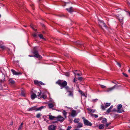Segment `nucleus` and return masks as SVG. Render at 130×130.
<instances>
[{
    "instance_id": "48",
    "label": "nucleus",
    "mask_w": 130,
    "mask_h": 130,
    "mask_svg": "<svg viewBox=\"0 0 130 130\" xmlns=\"http://www.w3.org/2000/svg\"><path fill=\"white\" fill-rule=\"evenodd\" d=\"M117 110H116L115 109H113L112 110V112L113 111H117Z\"/></svg>"
},
{
    "instance_id": "27",
    "label": "nucleus",
    "mask_w": 130,
    "mask_h": 130,
    "mask_svg": "<svg viewBox=\"0 0 130 130\" xmlns=\"http://www.w3.org/2000/svg\"><path fill=\"white\" fill-rule=\"evenodd\" d=\"M110 103H106V105L105 106V107L107 108V107L110 106Z\"/></svg>"
},
{
    "instance_id": "19",
    "label": "nucleus",
    "mask_w": 130,
    "mask_h": 130,
    "mask_svg": "<svg viewBox=\"0 0 130 130\" xmlns=\"http://www.w3.org/2000/svg\"><path fill=\"white\" fill-rule=\"evenodd\" d=\"M80 121V119L78 118H75L74 120V122L75 123H77L78 122Z\"/></svg>"
},
{
    "instance_id": "20",
    "label": "nucleus",
    "mask_w": 130,
    "mask_h": 130,
    "mask_svg": "<svg viewBox=\"0 0 130 130\" xmlns=\"http://www.w3.org/2000/svg\"><path fill=\"white\" fill-rule=\"evenodd\" d=\"M48 116H49V119L50 120H52L53 119L55 118H56V117L52 116L51 115H49Z\"/></svg>"
},
{
    "instance_id": "15",
    "label": "nucleus",
    "mask_w": 130,
    "mask_h": 130,
    "mask_svg": "<svg viewBox=\"0 0 130 130\" xmlns=\"http://www.w3.org/2000/svg\"><path fill=\"white\" fill-rule=\"evenodd\" d=\"M107 121V119L105 118H104L102 121V123H103L106 124Z\"/></svg>"
},
{
    "instance_id": "58",
    "label": "nucleus",
    "mask_w": 130,
    "mask_h": 130,
    "mask_svg": "<svg viewBox=\"0 0 130 130\" xmlns=\"http://www.w3.org/2000/svg\"><path fill=\"white\" fill-rule=\"evenodd\" d=\"M112 83H114L115 84H116V83L114 82L113 81H112Z\"/></svg>"
},
{
    "instance_id": "9",
    "label": "nucleus",
    "mask_w": 130,
    "mask_h": 130,
    "mask_svg": "<svg viewBox=\"0 0 130 130\" xmlns=\"http://www.w3.org/2000/svg\"><path fill=\"white\" fill-rule=\"evenodd\" d=\"M56 128V127L53 125H51L48 127L49 130H55Z\"/></svg>"
},
{
    "instance_id": "61",
    "label": "nucleus",
    "mask_w": 130,
    "mask_h": 130,
    "mask_svg": "<svg viewBox=\"0 0 130 130\" xmlns=\"http://www.w3.org/2000/svg\"><path fill=\"white\" fill-rule=\"evenodd\" d=\"M2 84L1 83V82H0V85H1Z\"/></svg>"
},
{
    "instance_id": "21",
    "label": "nucleus",
    "mask_w": 130,
    "mask_h": 130,
    "mask_svg": "<svg viewBox=\"0 0 130 130\" xmlns=\"http://www.w3.org/2000/svg\"><path fill=\"white\" fill-rule=\"evenodd\" d=\"M83 126V124L81 123H79L78 124V125L77 127V128H80Z\"/></svg>"
},
{
    "instance_id": "32",
    "label": "nucleus",
    "mask_w": 130,
    "mask_h": 130,
    "mask_svg": "<svg viewBox=\"0 0 130 130\" xmlns=\"http://www.w3.org/2000/svg\"><path fill=\"white\" fill-rule=\"evenodd\" d=\"M41 92L40 91L39 92H38L37 93V96H39L41 94Z\"/></svg>"
},
{
    "instance_id": "63",
    "label": "nucleus",
    "mask_w": 130,
    "mask_h": 130,
    "mask_svg": "<svg viewBox=\"0 0 130 130\" xmlns=\"http://www.w3.org/2000/svg\"><path fill=\"white\" fill-rule=\"evenodd\" d=\"M59 130H63L62 129H60Z\"/></svg>"
},
{
    "instance_id": "53",
    "label": "nucleus",
    "mask_w": 130,
    "mask_h": 130,
    "mask_svg": "<svg viewBox=\"0 0 130 130\" xmlns=\"http://www.w3.org/2000/svg\"><path fill=\"white\" fill-rule=\"evenodd\" d=\"M31 28H32V29L34 30H36V29H35L33 27H31Z\"/></svg>"
},
{
    "instance_id": "41",
    "label": "nucleus",
    "mask_w": 130,
    "mask_h": 130,
    "mask_svg": "<svg viewBox=\"0 0 130 130\" xmlns=\"http://www.w3.org/2000/svg\"><path fill=\"white\" fill-rule=\"evenodd\" d=\"M123 74L126 77H128V75L126 74V73H123Z\"/></svg>"
},
{
    "instance_id": "28",
    "label": "nucleus",
    "mask_w": 130,
    "mask_h": 130,
    "mask_svg": "<svg viewBox=\"0 0 130 130\" xmlns=\"http://www.w3.org/2000/svg\"><path fill=\"white\" fill-rule=\"evenodd\" d=\"M23 124V123H22L21 124V125L19 127V130H20L22 129Z\"/></svg>"
},
{
    "instance_id": "37",
    "label": "nucleus",
    "mask_w": 130,
    "mask_h": 130,
    "mask_svg": "<svg viewBox=\"0 0 130 130\" xmlns=\"http://www.w3.org/2000/svg\"><path fill=\"white\" fill-rule=\"evenodd\" d=\"M110 124V123H107V122L105 124L106 126L107 127Z\"/></svg>"
},
{
    "instance_id": "17",
    "label": "nucleus",
    "mask_w": 130,
    "mask_h": 130,
    "mask_svg": "<svg viewBox=\"0 0 130 130\" xmlns=\"http://www.w3.org/2000/svg\"><path fill=\"white\" fill-rule=\"evenodd\" d=\"M45 107L43 106H41L38 108H36V111H38V110H41L42 109H43L44 107Z\"/></svg>"
},
{
    "instance_id": "39",
    "label": "nucleus",
    "mask_w": 130,
    "mask_h": 130,
    "mask_svg": "<svg viewBox=\"0 0 130 130\" xmlns=\"http://www.w3.org/2000/svg\"><path fill=\"white\" fill-rule=\"evenodd\" d=\"M80 93L82 94V95H85V94L84 93H83V92L82 91H80Z\"/></svg>"
},
{
    "instance_id": "52",
    "label": "nucleus",
    "mask_w": 130,
    "mask_h": 130,
    "mask_svg": "<svg viewBox=\"0 0 130 130\" xmlns=\"http://www.w3.org/2000/svg\"><path fill=\"white\" fill-rule=\"evenodd\" d=\"M88 110L89 111H91V108H88Z\"/></svg>"
},
{
    "instance_id": "55",
    "label": "nucleus",
    "mask_w": 130,
    "mask_h": 130,
    "mask_svg": "<svg viewBox=\"0 0 130 130\" xmlns=\"http://www.w3.org/2000/svg\"><path fill=\"white\" fill-rule=\"evenodd\" d=\"M29 56L30 57H33V56L31 55H29Z\"/></svg>"
},
{
    "instance_id": "6",
    "label": "nucleus",
    "mask_w": 130,
    "mask_h": 130,
    "mask_svg": "<svg viewBox=\"0 0 130 130\" xmlns=\"http://www.w3.org/2000/svg\"><path fill=\"white\" fill-rule=\"evenodd\" d=\"M56 119L58 121L62 122L64 120V118L60 115H59L56 117Z\"/></svg>"
},
{
    "instance_id": "4",
    "label": "nucleus",
    "mask_w": 130,
    "mask_h": 130,
    "mask_svg": "<svg viewBox=\"0 0 130 130\" xmlns=\"http://www.w3.org/2000/svg\"><path fill=\"white\" fill-rule=\"evenodd\" d=\"M66 90L67 92H68L69 93L68 94L69 96H73V88L70 89L69 87L68 89Z\"/></svg>"
},
{
    "instance_id": "42",
    "label": "nucleus",
    "mask_w": 130,
    "mask_h": 130,
    "mask_svg": "<svg viewBox=\"0 0 130 130\" xmlns=\"http://www.w3.org/2000/svg\"><path fill=\"white\" fill-rule=\"evenodd\" d=\"M71 126H69L68 127L67 129L66 130H70V129L71 128Z\"/></svg>"
},
{
    "instance_id": "56",
    "label": "nucleus",
    "mask_w": 130,
    "mask_h": 130,
    "mask_svg": "<svg viewBox=\"0 0 130 130\" xmlns=\"http://www.w3.org/2000/svg\"><path fill=\"white\" fill-rule=\"evenodd\" d=\"M74 130H81V129H74Z\"/></svg>"
},
{
    "instance_id": "31",
    "label": "nucleus",
    "mask_w": 130,
    "mask_h": 130,
    "mask_svg": "<svg viewBox=\"0 0 130 130\" xmlns=\"http://www.w3.org/2000/svg\"><path fill=\"white\" fill-rule=\"evenodd\" d=\"M39 82L36 80H35L34 81V84L36 85L39 84Z\"/></svg>"
},
{
    "instance_id": "14",
    "label": "nucleus",
    "mask_w": 130,
    "mask_h": 130,
    "mask_svg": "<svg viewBox=\"0 0 130 130\" xmlns=\"http://www.w3.org/2000/svg\"><path fill=\"white\" fill-rule=\"evenodd\" d=\"M37 95L34 93L32 94L31 96V98L32 99H34L37 96Z\"/></svg>"
},
{
    "instance_id": "23",
    "label": "nucleus",
    "mask_w": 130,
    "mask_h": 130,
    "mask_svg": "<svg viewBox=\"0 0 130 130\" xmlns=\"http://www.w3.org/2000/svg\"><path fill=\"white\" fill-rule=\"evenodd\" d=\"M104 125L103 124L100 125L99 126V128L100 129H103L104 128Z\"/></svg>"
},
{
    "instance_id": "18",
    "label": "nucleus",
    "mask_w": 130,
    "mask_h": 130,
    "mask_svg": "<svg viewBox=\"0 0 130 130\" xmlns=\"http://www.w3.org/2000/svg\"><path fill=\"white\" fill-rule=\"evenodd\" d=\"M54 105L53 103H50L48 104V106L50 108H52L54 106Z\"/></svg>"
},
{
    "instance_id": "1",
    "label": "nucleus",
    "mask_w": 130,
    "mask_h": 130,
    "mask_svg": "<svg viewBox=\"0 0 130 130\" xmlns=\"http://www.w3.org/2000/svg\"><path fill=\"white\" fill-rule=\"evenodd\" d=\"M56 83L58 85L61 87V89L64 88L66 90L68 89L69 87L68 86H67V83L65 81L59 80L56 82Z\"/></svg>"
},
{
    "instance_id": "34",
    "label": "nucleus",
    "mask_w": 130,
    "mask_h": 130,
    "mask_svg": "<svg viewBox=\"0 0 130 130\" xmlns=\"http://www.w3.org/2000/svg\"><path fill=\"white\" fill-rule=\"evenodd\" d=\"M0 48L2 49V50H4L5 48V47L4 46H0Z\"/></svg>"
},
{
    "instance_id": "11",
    "label": "nucleus",
    "mask_w": 130,
    "mask_h": 130,
    "mask_svg": "<svg viewBox=\"0 0 130 130\" xmlns=\"http://www.w3.org/2000/svg\"><path fill=\"white\" fill-rule=\"evenodd\" d=\"M66 10L67 11L70 13H71L74 11L72 7H71L69 8H67Z\"/></svg>"
},
{
    "instance_id": "33",
    "label": "nucleus",
    "mask_w": 130,
    "mask_h": 130,
    "mask_svg": "<svg viewBox=\"0 0 130 130\" xmlns=\"http://www.w3.org/2000/svg\"><path fill=\"white\" fill-rule=\"evenodd\" d=\"M83 78L82 77H79L78 78V79L79 80L82 81V80Z\"/></svg>"
},
{
    "instance_id": "45",
    "label": "nucleus",
    "mask_w": 130,
    "mask_h": 130,
    "mask_svg": "<svg viewBox=\"0 0 130 130\" xmlns=\"http://www.w3.org/2000/svg\"><path fill=\"white\" fill-rule=\"evenodd\" d=\"M101 23L105 27H106V25L104 23L102 22V23Z\"/></svg>"
},
{
    "instance_id": "29",
    "label": "nucleus",
    "mask_w": 130,
    "mask_h": 130,
    "mask_svg": "<svg viewBox=\"0 0 130 130\" xmlns=\"http://www.w3.org/2000/svg\"><path fill=\"white\" fill-rule=\"evenodd\" d=\"M112 110H111V109H110L109 108L108 109L107 111V112L108 113H109L110 112H112Z\"/></svg>"
},
{
    "instance_id": "2",
    "label": "nucleus",
    "mask_w": 130,
    "mask_h": 130,
    "mask_svg": "<svg viewBox=\"0 0 130 130\" xmlns=\"http://www.w3.org/2000/svg\"><path fill=\"white\" fill-rule=\"evenodd\" d=\"M37 47H35L34 48L33 53L35 54L34 56L40 59H41L42 57L39 54L37 50Z\"/></svg>"
},
{
    "instance_id": "64",
    "label": "nucleus",
    "mask_w": 130,
    "mask_h": 130,
    "mask_svg": "<svg viewBox=\"0 0 130 130\" xmlns=\"http://www.w3.org/2000/svg\"><path fill=\"white\" fill-rule=\"evenodd\" d=\"M129 15H130V12H129Z\"/></svg>"
},
{
    "instance_id": "3",
    "label": "nucleus",
    "mask_w": 130,
    "mask_h": 130,
    "mask_svg": "<svg viewBox=\"0 0 130 130\" xmlns=\"http://www.w3.org/2000/svg\"><path fill=\"white\" fill-rule=\"evenodd\" d=\"M84 124L85 125L91 126L92 125V124L89 121L85 119L84 117L82 118Z\"/></svg>"
},
{
    "instance_id": "59",
    "label": "nucleus",
    "mask_w": 130,
    "mask_h": 130,
    "mask_svg": "<svg viewBox=\"0 0 130 130\" xmlns=\"http://www.w3.org/2000/svg\"><path fill=\"white\" fill-rule=\"evenodd\" d=\"M91 111H91V112H94V111H93V110H92V109H91Z\"/></svg>"
},
{
    "instance_id": "7",
    "label": "nucleus",
    "mask_w": 130,
    "mask_h": 130,
    "mask_svg": "<svg viewBox=\"0 0 130 130\" xmlns=\"http://www.w3.org/2000/svg\"><path fill=\"white\" fill-rule=\"evenodd\" d=\"M11 71L12 73L14 75H19L21 74L22 73L21 72H17L15 71L13 69H11Z\"/></svg>"
},
{
    "instance_id": "30",
    "label": "nucleus",
    "mask_w": 130,
    "mask_h": 130,
    "mask_svg": "<svg viewBox=\"0 0 130 130\" xmlns=\"http://www.w3.org/2000/svg\"><path fill=\"white\" fill-rule=\"evenodd\" d=\"M41 115L40 113H38L36 117L37 118H39L40 117Z\"/></svg>"
},
{
    "instance_id": "47",
    "label": "nucleus",
    "mask_w": 130,
    "mask_h": 130,
    "mask_svg": "<svg viewBox=\"0 0 130 130\" xmlns=\"http://www.w3.org/2000/svg\"><path fill=\"white\" fill-rule=\"evenodd\" d=\"M32 35H33V37H35L37 36V35H36V34H33Z\"/></svg>"
},
{
    "instance_id": "44",
    "label": "nucleus",
    "mask_w": 130,
    "mask_h": 130,
    "mask_svg": "<svg viewBox=\"0 0 130 130\" xmlns=\"http://www.w3.org/2000/svg\"><path fill=\"white\" fill-rule=\"evenodd\" d=\"M117 65L119 66L120 67H121V65L120 63L118 62L117 63Z\"/></svg>"
},
{
    "instance_id": "22",
    "label": "nucleus",
    "mask_w": 130,
    "mask_h": 130,
    "mask_svg": "<svg viewBox=\"0 0 130 130\" xmlns=\"http://www.w3.org/2000/svg\"><path fill=\"white\" fill-rule=\"evenodd\" d=\"M101 108L103 110H104L106 107H105V106H104L103 105H101Z\"/></svg>"
},
{
    "instance_id": "62",
    "label": "nucleus",
    "mask_w": 130,
    "mask_h": 130,
    "mask_svg": "<svg viewBox=\"0 0 130 130\" xmlns=\"http://www.w3.org/2000/svg\"><path fill=\"white\" fill-rule=\"evenodd\" d=\"M128 5H129L130 6V3H128Z\"/></svg>"
},
{
    "instance_id": "8",
    "label": "nucleus",
    "mask_w": 130,
    "mask_h": 130,
    "mask_svg": "<svg viewBox=\"0 0 130 130\" xmlns=\"http://www.w3.org/2000/svg\"><path fill=\"white\" fill-rule=\"evenodd\" d=\"M116 86V85H115L112 87L108 88L105 91L106 92H111L115 89Z\"/></svg>"
},
{
    "instance_id": "60",
    "label": "nucleus",
    "mask_w": 130,
    "mask_h": 130,
    "mask_svg": "<svg viewBox=\"0 0 130 130\" xmlns=\"http://www.w3.org/2000/svg\"><path fill=\"white\" fill-rule=\"evenodd\" d=\"M128 72H129V73H130V69H129V70H128Z\"/></svg>"
},
{
    "instance_id": "38",
    "label": "nucleus",
    "mask_w": 130,
    "mask_h": 130,
    "mask_svg": "<svg viewBox=\"0 0 130 130\" xmlns=\"http://www.w3.org/2000/svg\"><path fill=\"white\" fill-rule=\"evenodd\" d=\"M98 100L97 99H94L92 100V101L93 102H96V101H98Z\"/></svg>"
},
{
    "instance_id": "12",
    "label": "nucleus",
    "mask_w": 130,
    "mask_h": 130,
    "mask_svg": "<svg viewBox=\"0 0 130 130\" xmlns=\"http://www.w3.org/2000/svg\"><path fill=\"white\" fill-rule=\"evenodd\" d=\"M9 84H11L13 85L15 84V82L11 79H9Z\"/></svg>"
},
{
    "instance_id": "51",
    "label": "nucleus",
    "mask_w": 130,
    "mask_h": 130,
    "mask_svg": "<svg viewBox=\"0 0 130 130\" xmlns=\"http://www.w3.org/2000/svg\"><path fill=\"white\" fill-rule=\"evenodd\" d=\"M94 117L95 118H97L98 117V115H95Z\"/></svg>"
},
{
    "instance_id": "49",
    "label": "nucleus",
    "mask_w": 130,
    "mask_h": 130,
    "mask_svg": "<svg viewBox=\"0 0 130 130\" xmlns=\"http://www.w3.org/2000/svg\"><path fill=\"white\" fill-rule=\"evenodd\" d=\"M77 80H76L75 78H74L73 79V82H75V81H77Z\"/></svg>"
},
{
    "instance_id": "26",
    "label": "nucleus",
    "mask_w": 130,
    "mask_h": 130,
    "mask_svg": "<svg viewBox=\"0 0 130 130\" xmlns=\"http://www.w3.org/2000/svg\"><path fill=\"white\" fill-rule=\"evenodd\" d=\"M74 74L75 76L77 75L78 76H81L82 75V73H75V72H74Z\"/></svg>"
},
{
    "instance_id": "46",
    "label": "nucleus",
    "mask_w": 130,
    "mask_h": 130,
    "mask_svg": "<svg viewBox=\"0 0 130 130\" xmlns=\"http://www.w3.org/2000/svg\"><path fill=\"white\" fill-rule=\"evenodd\" d=\"M4 81V79L3 80H0V82H1V83L2 84V83H3Z\"/></svg>"
},
{
    "instance_id": "24",
    "label": "nucleus",
    "mask_w": 130,
    "mask_h": 130,
    "mask_svg": "<svg viewBox=\"0 0 130 130\" xmlns=\"http://www.w3.org/2000/svg\"><path fill=\"white\" fill-rule=\"evenodd\" d=\"M38 35L39 37L40 38L43 39L44 40H46L43 37V36L42 34H40L39 35Z\"/></svg>"
},
{
    "instance_id": "16",
    "label": "nucleus",
    "mask_w": 130,
    "mask_h": 130,
    "mask_svg": "<svg viewBox=\"0 0 130 130\" xmlns=\"http://www.w3.org/2000/svg\"><path fill=\"white\" fill-rule=\"evenodd\" d=\"M46 98V96L44 94H42L40 97V98H42L43 99H45Z\"/></svg>"
},
{
    "instance_id": "57",
    "label": "nucleus",
    "mask_w": 130,
    "mask_h": 130,
    "mask_svg": "<svg viewBox=\"0 0 130 130\" xmlns=\"http://www.w3.org/2000/svg\"><path fill=\"white\" fill-rule=\"evenodd\" d=\"M33 24H31V25H30V26L31 27H33Z\"/></svg>"
},
{
    "instance_id": "40",
    "label": "nucleus",
    "mask_w": 130,
    "mask_h": 130,
    "mask_svg": "<svg viewBox=\"0 0 130 130\" xmlns=\"http://www.w3.org/2000/svg\"><path fill=\"white\" fill-rule=\"evenodd\" d=\"M100 85L101 87L103 88H105L106 87L104 85Z\"/></svg>"
},
{
    "instance_id": "25",
    "label": "nucleus",
    "mask_w": 130,
    "mask_h": 130,
    "mask_svg": "<svg viewBox=\"0 0 130 130\" xmlns=\"http://www.w3.org/2000/svg\"><path fill=\"white\" fill-rule=\"evenodd\" d=\"M62 113L64 117L66 118V115L67 114V112H66L65 110H64Z\"/></svg>"
},
{
    "instance_id": "50",
    "label": "nucleus",
    "mask_w": 130,
    "mask_h": 130,
    "mask_svg": "<svg viewBox=\"0 0 130 130\" xmlns=\"http://www.w3.org/2000/svg\"><path fill=\"white\" fill-rule=\"evenodd\" d=\"M113 107V106L112 105H111L110 106V107L109 108L111 109H112V108Z\"/></svg>"
},
{
    "instance_id": "10",
    "label": "nucleus",
    "mask_w": 130,
    "mask_h": 130,
    "mask_svg": "<svg viewBox=\"0 0 130 130\" xmlns=\"http://www.w3.org/2000/svg\"><path fill=\"white\" fill-rule=\"evenodd\" d=\"M71 115L72 117H74L76 115V112L74 110H72Z\"/></svg>"
},
{
    "instance_id": "13",
    "label": "nucleus",
    "mask_w": 130,
    "mask_h": 130,
    "mask_svg": "<svg viewBox=\"0 0 130 130\" xmlns=\"http://www.w3.org/2000/svg\"><path fill=\"white\" fill-rule=\"evenodd\" d=\"M36 107L34 106V107H32L31 108L28 109V111H32L33 110H35L36 111Z\"/></svg>"
},
{
    "instance_id": "5",
    "label": "nucleus",
    "mask_w": 130,
    "mask_h": 130,
    "mask_svg": "<svg viewBox=\"0 0 130 130\" xmlns=\"http://www.w3.org/2000/svg\"><path fill=\"white\" fill-rule=\"evenodd\" d=\"M122 107V105L121 104H119V105L117 107L118 110H117V112L119 113L122 112H124L123 110L120 109Z\"/></svg>"
},
{
    "instance_id": "43",
    "label": "nucleus",
    "mask_w": 130,
    "mask_h": 130,
    "mask_svg": "<svg viewBox=\"0 0 130 130\" xmlns=\"http://www.w3.org/2000/svg\"><path fill=\"white\" fill-rule=\"evenodd\" d=\"M65 75L66 76H68L70 75V74H69V73H66L65 74Z\"/></svg>"
},
{
    "instance_id": "36",
    "label": "nucleus",
    "mask_w": 130,
    "mask_h": 130,
    "mask_svg": "<svg viewBox=\"0 0 130 130\" xmlns=\"http://www.w3.org/2000/svg\"><path fill=\"white\" fill-rule=\"evenodd\" d=\"M39 84L41 85H44V84L41 82H39Z\"/></svg>"
},
{
    "instance_id": "54",
    "label": "nucleus",
    "mask_w": 130,
    "mask_h": 130,
    "mask_svg": "<svg viewBox=\"0 0 130 130\" xmlns=\"http://www.w3.org/2000/svg\"><path fill=\"white\" fill-rule=\"evenodd\" d=\"M76 44H78V45H81V44L80 43H76Z\"/></svg>"
},
{
    "instance_id": "35",
    "label": "nucleus",
    "mask_w": 130,
    "mask_h": 130,
    "mask_svg": "<svg viewBox=\"0 0 130 130\" xmlns=\"http://www.w3.org/2000/svg\"><path fill=\"white\" fill-rule=\"evenodd\" d=\"M22 95L23 96H25V94L24 92L23 91H22V92L21 93Z\"/></svg>"
}]
</instances>
